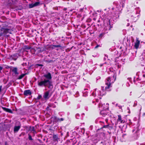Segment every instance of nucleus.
<instances>
[{
    "label": "nucleus",
    "instance_id": "nucleus-24",
    "mask_svg": "<svg viewBox=\"0 0 145 145\" xmlns=\"http://www.w3.org/2000/svg\"><path fill=\"white\" fill-rule=\"evenodd\" d=\"M109 124H108V125H104L103 126V127H101L100 129H102L103 128H108V126H109Z\"/></svg>",
    "mask_w": 145,
    "mask_h": 145
},
{
    "label": "nucleus",
    "instance_id": "nucleus-47",
    "mask_svg": "<svg viewBox=\"0 0 145 145\" xmlns=\"http://www.w3.org/2000/svg\"><path fill=\"white\" fill-rule=\"evenodd\" d=\"M105 121H106V122H107L108 121V120H106V119L105 120Z\"/></svg>",
    "mask_w": 145,
    "mask_h": 145
},
{
    "label": "nucleus",
    "instance_id": "nucleus-19",
    "mask_svg": "<svg viewBox=\"0 0 145 145\" xmlns=\"http://www.w3.org/2000/svg\"><path fill=\"white\" fill-rule=\"evenodd\" d=\"M106 34L105 32H102L99 35V37L100 39H102L104 37Z\"/></svg>",
    "mask_w": 145,
    "mask_h": 145
},
{
    "label": "nucleus",
    "instance_id": "nucleus-34",
    "mask_svg": "<svg viewBox=\"0 0 145 145\" xmlns=\"http://www.w3.org/2000/svg\"><path fill=\"white\" fill-rule=\"evenodd\" d=\"M3 67L0 66V73L1 72V71L3 70Z\"/></svg>",
    "mask_w": 145,
    "mask_h": 145
},
{
    "label": "nucleus",
    "instance_id": "nucleus-8",
    "mask_svg": "<svg viewBox=\"0 0 145 145\" xmlns=\"http://www.w3.org/2000/svg\"><path fill=\"white\" fill-rule=\"evenodd\" d=\"M140 44V41L138 40V38H137L136 41L135 42V44L134 46V48L136 49H137L138 48L139 44Z\"/></svg>",
    "mask_w": 145,
    "mask_h": 145
},
{
    "label": "nucleus",
    "instance_id": "nucleus-44",
    "mask_svg": "<svg viewBox=\"0 0 145 145\" xmlns=\"http://www.w3.org/2000/svg\"><path fill=\"white\" fill-rule=\"evenodd\" d=\"M99 122H100V123H104V122H102V121H99Z\"/></svg>",
    "mask_w": 145,
    "mask_h": 145
},
{
    "label": "nucleus",
    "instance_id": "nucleus-39",
    "mask_svg": "<svg viewBox=\"0 0 145 145\" xmlns=\"http://www.w3.org/2000/svg\"><path fill=\"white\" fill-rule=\"evenodd\" d=\"M1 89H2V86H0V92L1 91Z\"/></svg>",
    "mask_w": 145,
    "mask_h": 145
},
{
    "label": "nucleus",
    "instance_id": "nucleus-9",
    "mask_svg": "<svg viewBox=\"0 0 145 145\" xmlns=\"http://www.w3.org/2000/svg\"><path fill=\"white\" fill-rule=\"evenodd\" d=\"M50 47L52 49H54L55 48H59L61 49L63 48V47L60 44L57 45L51 44L50 45Z\"/></svg>",
    "mask_w": 145,
    "mask_h": 145
},
{
    "label": "nucleus",
    "instance_id": "nucleus-15",
    "mask_svg": "<svg viewBox=\"0 0 145 145\" xmlns=\"http://www.w3.org/2000/svg\"><path fill=\"white\" fill-rule=\"evenodd\" d=\"M37 50L38 53L42 52L46 50V48L44 47H41L38 48H37Z\"/></svg>",
    "mask_w": 145,
    "mask_h": 145
},
{
    "label": "nucleus",
    "instance_id": "nucleus-28",
    "mask_svg": "<svg viewBox=\"0 0 145 145\" xmlns=\"http://www.w3.org/2000/svg\"><path fill=\"white\" fill-rule=\"evenodd\" d=\"M116 74H114L113 75V78L114 79V81L116 79Z\"/></svg>",
    "mask_w": 145,
    "mask_h": 145
},
{
    "label": "nucleus",
    "instance_id": "nucleus-23",
    "mask_svg": "<svg viewBox=\"0 0 145 145\" xmlns=\"http://www.w3.org/2000/svg\"><path fill=\"white\" fill-rule=\"evenodd\" d=\"M29 131H35V127L34 126H33L31 127V126H30L29 127Z\"/></svg>",
    "mask_w": 145,
    "mask_h": 145
},
{
    "label": "nucleus",
    "instance_id": "nucleus-46",
    "mask_svg": "<svg viewBox=\"0 0 145 145\" xmlns=\"http://www.w3.org/2000/svg\"><path fill=\"white\" fill-rule=\"evenodd\" d=\"M107 132H108V133L109 134H111V132H109L108 131Z\"/></svg>",
    "mask_w": 145,
    "mask_h": 145
},
{
    "label": "nucleus",
    "instance_id": "nucleus-10",
    "mask_svg": "<svg viewBox=\"0 0 145 145\" xmlns=\"http://www.w3.org/2000/svg\"><path fill=\"white\" fill-rule=\"evenodd\" d=\"M12 72H13L14 75L17 76L19 74V73L18 72V69L16 67H13L12 69Z\"/></svg>",
    "mask_w": 145,
    "mask_h": 145
},
{
    "label": "nucleus",
    "instance_id": "nucleus-12",
    "mask_svg": "<svg viewBox=\"0 0 145 145\" xmlns=\"http://www.w3.org/2000/svg\"><path fill=\"white\" fill-rule=\"evenodd\" d=\"M21 127V125L20 123L18 126H14V133L17 132L20 129Z\"/></svg>",
    "mask_w": 145,
    "mask_h": 145
},
{
    "label": "nucleus",
    "instance_id": "nucleus-2",
    "mask_svg": "<svg viewBox=\"0 0 145 145\" xmlns=\"http://www.w3.org/2000/svg\"><path fill=\"white\" fill-rule=\"evenodd\" d=\"M111 78L109 77L107 78L105 80V84L106 86L105 87V89L107 90L109 89L111 87V84L114 82H111Z\"/></svg>",
    "mask_w": 145,
    "mask_h": 145
},
{
    "label": "nucleus",
    "instance_id": "nucleus-51",
    "mask_svg": "<svg viewBox=\"0 0 145 145\" xmlns=\"http://www.w3.org/2000/svg\"><path fill=\"white\" fill-rule=\"evenodd\" d=\"M98 22H99V20L98 21Z\"/></svg>",
    "mask_w": 145,
    "mask_h": 145
},
{
    "label": "nucleus",
    "instance_id": "nucleus-13",
    "mask_svg": "<svg viewBox=\"0 0 145 145\" xmlns=\"http://www.w3.org/2000/svg\"><path fill=\"white\" fill-rule=\"evenodd\" d=\"M32 93L30 90L28 89L24 91V94L25 96L30 95H31Z\"/></svg>",
    "mask_w": 145,
    "mask_h": 145
},
{
    "label": "nucleus",
    "instance_id": "nucleus-6",
    "mask_svg": "<svg viewBox=\"0 0 145 145\" xmlns=\"http://www.w3.org/2000/svg\"><path fill=\"white\" fill-rule=\"evenodd\" d=\"M100 113L101 114L103 117H105L107 115L108 116L110 114L108 110H101Z\"/></svg>",
    "mask_w": 145,
    "mask_h": 145
},
{
    "label": "nucleus",
    "instance_id": "nucleus-22",
    "mask_svg": "<svg viewBox=\"0 0 145 145\" xmlns=\"http://www.w3.org/2000/svg\"><path fill=\"white\" fill-rule=\"evenodd\" d=\"M30 51L31 52V53L32 54H34L35 53V52H36V50L35 49L32 48L31 47V48L30 49Z\"/></svg>",
    "mask_w": 145,
    "mask_h": 145
},
{
    "label": "nucleus",
    "instance_id": "nucleus-17",
    "mask_svg": "<svg viewBox=\"0 0 145 145\" xmlns=\"http://www.w3.org/2000/svg\"><path fill=\"white\" fill-rule=\"evenodd\" d=\"M51 119L52 120L53 122H57L59 121V118H57L56 116H52Z\"/></svg>",
    "mask_w": 145,
    "mask_h": 145
},
{
    "label": "nucleus",
    "instance_id": "nucleus-33",
    "mask_svg": "<svg viewBox=\"0 0 145 145\" xmlns=\"http://www.w3.org/2000/svg\"><path fill=\"white\" fill-rule=\"evenodd\" d=\"M46 61L48 63H51L53 62V61L52 60H47Z\"/></svg>",
    "mask_w": 145,
    "mask_h": 145
},
{
    "label": "nucleus",
    "instance_id": "nucleus-27",
    "mask_svg": "<svg viewBox=\"0 0 145 145\" xmlns=\"http://www.w3.org/2000/svg\"><path fill=\"white\" fill-rule=\"evenodd\" d=\"M40 4L39 2H37L34 3L35 7L38 6Z\"/></svg>",
    "mask_w": 145,
    "mask_h": 145
},
{
    "label": "nucleus",
    "instance_id": "nucleus-48",
    "mask_svg": "<svg viewBox=\"0 0 145 145\" xmlns=\"http://www.w3.org/2000/svg\"><path fill=\"white\" fill-rule=\"evenodd\" d=\"M84 54L85 55H86V54H85V53H84V54Z\"/></svg>",
    "mask_w": 145,
    "mask_h": 145
},
{
    "label": "nucleus",
    "instance_id": "nucleus-43",
    "mask_svg": "<svg viewBox=\"0 0 145 145\" xmlns=\"http://www.w3.org/2000/svg\"><path fill=\"white\" fill-rule=\"evenodd\" d=\"M82 43H80L78 45H82Z\"/></svg>",
    "mask_w": 145,
    "mask_h": 145
},
{
    "label": "nucleus",
    "instance_id": "nucleus-29",
    "mask_svg": "<svg viewBox=\"0 0 145 145\" xmlns=\"http://www.w3.org/2000/svg\"><path fill=\"white\" fill-rule=\"evenodd\" d=\"M109 30H110L111 29V28L113 27L112 26L110 25V20H109Z\"/></svg>",
    "mask_w": 145,
    "mask_h": 145
},
{
    "label": "nucleus",
    "instance_id": "nucleus-3",
    "mask_svg": "<svg viewBox=\"0 0 145 145\" xmlns=\"http://www.w3.org/2000/svg\"><path fill=\"white\" fill-rule=\"evenodd\" d=\"M0 30L2 34V36H5L7 33H9V31L10 30L9 29L2 27L1 28Z\"/></svg>",
    "mask_w": 145,
    "mask_h": 145
},
{
    "label": "nucleus",
    "instance_id": "nucleus-41",
    "mask_svg": "<svg viewBox=\"0 0 145 145\" xmlns=\"http://www.w3.org/2000/svg\"><path fill=\"white\" fill-rule=\"evenodd\" d=\"M67 10V8H64L63 9V10L64 11H66Z\"/></svg>",
    "mask_w": 145,
    "mask_h": 145
},
{
    "label": "nucleus",
    "instance_id": "nucleus-14",
    "mask_svg": "<svg viewBox=\"0 0 145 145\" xmlns=\"http://www.w3.org/2000/svg\"><path fill=\"white\" fill-rule=\"evenodd\" d=\"M53 138L54 142H58V140L59 139V138L58 137V135L54 134L53 136Z\"/></svg>",
    "mask_w": 145,
    "mask_h": 145
},
{
    "label": "nucleus",
    "instance_id": "nucleus-11",
    "mask_svg": "<svg viewBox=\"0 0 145 145\" xmlns=\"http://www.w3.org/2000/svg\"><path fill=\"white\" fill-rule=\"evenodd\" d=\"M31 48V46H30L25 45L22 48L23 51L26 52H28V50Z\"/></svg>",
    "mask_w": 145,
    "mask_h": 145
},
{
    "label": "nucleus",
    "instance_id": "nucleus-5",
    "mask_svg": "<svg viewBox=\"0 0 145 145\" xmlns=\"http://www.w3.org/2000/svg\"><path fill=\"white\" fill-rule=\"evenodd\" d=\"M118 118L117 119V121L120 122V123H123L125 122V120L123 118H122L120 115H118Z\"/></svg>",
    "mask_w": 145,
    "mask_h": 145
},
{
    "label": "nucleus",
    "instance_id": "nucleus-52",
    "mask_svg": "<svg viewBox=\"0 0 145 145\" xmlns=\"http://www.w3.org/2000/svg\"><path fill=\"white\" fill-rule=\"evenodd\" d=\"M56 50H58V49H56Z\"/></svg>",
    "mask_w": 145,
    "mask_h": 145
},
{
    "label": "nucleus",
    "instance_id": "nucleus-36",
    "mask_svg": "<svg viewBox=\"0 0 145 145\" xmlns=\"http://www.w3.org/2000/svg\"><path fill=\"white\" fill-rule=\"evenodd\" d=\"M22 65L23 66H25L27 65V63H23L22 64Z\"/></svg>",
    "mask_w": 145,
    "mask_h": 145
},
{
    "label": "nucleus",
    "instance_id": "nucleus-50",
    "mask_svg": "<svg viewBox=\"0 0 145 145\" xmlns=\"http://www.w3.org/2000/svg\"><path fill=\"white\" fill-rule=\"evenodd\" d=\"M81 52H82V51L84 52V50H81Z\"/></svg>",
    "mask_w": 145,
    "mask_h": 145
},
{
    "label": "nucleus",
    "instance_id": "nucleus-31",
    "mask_svg": "<svg viewBox=\"0 0 145 145\" xmlns=\"http://www.w3.org/2000/svg\"><path fill=\"white\" fill-rule=\"evenodd\" d=\"M108 129L109 130H111L113 129V127L112 126H110L109 125V126L108 127Z\"/></svg>",
    "mask_w": 145,
    "mask_h": 145
},
{
    "label": "nucleus",
    "instance_id": "nucleus-25",
    "mask_svg": "<svg viewBox=\"0 0 145 145\" xmlns=\"http://www.w3.org/2000/svg\"><path fill=\"white\" fill-rule=\"evenodd\" d=\"M35 7L34 3H32L29 4V8H31L33 7Z\"/></svg>",
    "mask_w": 145,
    "mask_h": 145
},
{
    "label": "nucleus",
    "instance_id": "nucleus-16",
    "mask_svg": "<svg viewBox=\"0 0 145 145\" xmlns=\"http://www.w3.org/2000/svg\"><path fill=\"white\" fill-rule=\"evenodd\" d=\"M2 108L4 111H5L6 112H8L10 113H13L12 111L10 109L7 108L5 107H2Z\"/></svg>",
    "mask_w": 145,
    "mask_h": 145
},
{
    "label": "nucleus",
    "instance_id": "nucleus-42",
    "mask_svg": "<svg viewBox=\"0 0 145 145\" xmlns=\"http://www.w3.org/2000/svg\"><path fill=\"white\" fill-rule=\"evenodd\" d=\"M104 64L100 65V67H101L102 66H103V65H104Z\"/></svg>",
    "mask_w": 145,
    "mask_h": 145
},
{
    "label": "nucleus",
    "instance_id": "nucleus-1",
    "mask_svg": "<svg viewBox=\"0 0 145 145\" xmlns=\"http://www.w3.org/2000/svg\"><path fill=\"white\" fill-rule=\"evenodd\" d=\"M42 78L40 81H38V85L39 86L48 87L50 88H51V86L52 87V82L51 81L52 76L50 72L44 74Z\"/></svg>",
    "mask_w": 145,
    "mask_h": 145
},
{
    "label": "nucleus",
    "instance_id": "nucleus-35",
    "mask_svg": "<svg viewBox=\"0 0 145 145\" xmlns=\"http://www.w3.org/2000/svg\"><path fill=\"white\" fill-rule=\"evenodd\" d=\"M36 65H37L39 66H41L42 67L43 66V65L41 64H37Z\"/></svg>",
    "mask_w": 145,
    "mask_h": 145
},
{
    "label": "nucleus",
    "instance_id": "nucleus-40",
    "mask_svg": "<svg viewBox=\"0 0 145 145\" xmlns=\"http://www.w3.org/2000/svg\"><path fill=\"white\" fill-rule=\"evenodd\" d=\"M126 135L125 134H123V135H122V137L123 138H124V136H125V135Z\"/></svg>",
    "mask_w": 145,
    "mask_h": 145
},
{
    "label": "nucleus",
    "instance_id": "nucleus-26",
    "mask_svg": "<svg viewBox=\"0 0 145 145\" xmlns=\"http://www.w3.org/2000/svg\"><path fill=\"white\" fill-rule=\"evenodd\" d=\"M28 135L29 136L28 137V139H29V140H33L31 136L29 134H28Z\"/></svg>",
    "mask_w": 145,
    "mask_h": 145
},
{
    "label": "nucleus",
    "instance_id": "nucleus-37",
    "mask_svg": "<svg viewBox=\"0 0 145 145\" xmlns=\"http://www.w3.org/2000/svg\"><path fill=\"white\" fill-rule=\"evenodd\" d=\"M100 46L99 45H98V44H97L95 47V49H96V48H98V47H100Z\"/></svg>",
    "mask_w": 145,
    "mask_h": 145
},
{
    "label": "nucleus",
    "instance_id": "nucleus-20",
    "mask_svg": "<svg viewBox=\"0 0 145 145\" xmlns=\"http://www.w3.org/2000/svg\"><path fill=\"white\" fill-rule=\"evenodd\" d=\"M26 74L27 73H26L22 74L19 76L18 79L19 80L22 79Z\"/></svg>",
    "mask_w": 145,
    "mask_h": 145
},
{
    "label": "nucleus",
    "instance_id": "nucleus-21",
    "mask_svg": "<svg viewBox=\"0 0 145 145\" xmlns=\"http://www.w3.org/2000/svg\"><path fill=\"white\" fill-rule=\"evenodd\" d=\"M14 3V1L13 0H8V5L10 6Z\"/></svg>",
    "mask_w": 145,
    "mask_h": 145
},
{
    "label": "nucleus",
    "instance_id": "nucleus-4",
    "mask_svg": "<svg viewBox=\"0 0 145 145\" xmlns=\"http://www.w3.org/2000/svg\"><path fill=\"white\" fill-rule=\"evenodd\" d=\"M20 56V54L18 53H15L13 55H10L9 59L14 61L16 60Z\"/></svg>",
    "mask_w": 145,
    "mask_h": 145
},
{
    "label": "nucleus",
    "instance_id": "nucleus-30",
    "mask_svg": "<svg viewBox=\"0 0 145 145\" xmlns=\"http://www.w3.org/2000/svg\"><path fill=\"white\" fill-rule=\"evenodd\" d=\"M115 14V15H114V16H115L117 18L119 17L120 13H118L117 15H116V14Z\"/></svg>",
    "mask_w": 145,
    "mask_h": 145
},
{
    "label": "nucleus",
    "instance_id": "nucleus-32",
    "mask_svg": "<svg viewBox=\"0 0 145 145\" xmlns=\"http://www.w3.org/2000/svg\"><path fill=\"white\" fill-rule=\"evenodd\" d=\"M41 98H42V96L41 95H39L37 97V99H39Z\"/></svg>",
    "mask_w": 145,
    "mask_h": 145
},
{
    "label": "nucleus",
    "instance_id": "nucleus-7",
    "mask_svg": "<svg viewBox=\"0 0 145 145\" xmlns=\"http://www.w3.org/2000/svg\"><path fill=\"white\" fill-rule=\"evenodd\" d=\"M50 91V90H48L44 93L43 96L44 99H48L51 96L52 94L50 95H49Z\"/></svg>",
    "mask_w": 145,
    "mask_h": 145
},
{
    "label": "nucleus",
    "instance_id": "nucleus-45",
    "mask_svg": "<svg viewBox=\"0 0 145 145\" xmlns=\"http://www.w3.org/2000/svg\"><path fill=\"white\" fill-rule=\"evenodd\" d=\"M5 145H7V142H5Z\"/></svg>",
    "mask_w": 145,
    "mask_h": 145
},
{
    "label": "nucleus",
    "instance_id": "nucleus-38",
    "mask_svg": "<svg viewBox=\"0 0 145 145\" xmlns=\"http://www.w3.org/2000/svg\"><path fill=\"white\" fill-rule=\"evenodd\" d=\"M64 120V119L63 118H61L59 119V121H63Z\"/></svg>",
    "mask_w": 145,
    "mask_h": 145
},
{
    "label": "nucleus",
    "instance_id": "nucleus-18",
    "mask_svg": "<svg viewBox=\"0 0 145 145\" xmlns=\"http://www.w3.org/2000/svg\"><path fill=\"white\" fill-rule=\"evenodd\" d=\"M125 0H120V5H121L122 8L124 7L125 6Z\"/></svg>",
    "mask_w": 145,
    "mask_h": 145
},
{
    "label": "nucleus",
    "instance_id": "nucleus-49",
    "mask_svg": "<svg viewBox=\"0 0 145 145\" xmlns=\"http://www.w3.org/2000/svg\"><path fill=\"white\" fill-rule=\"evenodd\" d=\"M119 107L120 108H121V106H119Z\"/></svg>",
    "mask_w": 145,
    "mask_h": 145
}]
</instances>
